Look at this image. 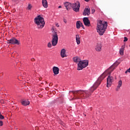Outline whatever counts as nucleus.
<instances>
[{"instance_id":"nucleus-13","label":"nucleus","mask_w":130,"mask_h":130,"mask_svg":"<svg viewBox=\"0 0 130 130\" xmlns=\"http://www.w3.org/2000/svg\"><path fill=\"white\" fill-rule=\"evenodd\" d=\"M81 61V58H80L79 56H75L73 57V61L76 62V63H78V62L79 63Z\"/></svg>"},{"instance_id":"nucleus-16","label":"nucleus","mask_w":130,"mask_h":130,"mask_svg":"<svg viewBox=\"0 0 130 130\" xmlns=\"http://www.w3.org/2000/svg\"><path fill=\"white\" fill-rule=\"evenodd\" d=\"M122 85V81L120 80L118 82V85L117 86V88H116V91H119V89H120V87Z\"/></svg>"},{"instance_id":"nucleus-29","label":"nucleus","mask_w":130,"mask_h":130,"mask_svg":"<svg viewBox=\"0 0 130 130\" xmlns=\"http://www.w3.org/2000/svg\"><path fill=\"white\" fill-rule=\"evenodd\" d=\"M81 27L85 29V27H84V25L83 24V23L81 25Z\"/></svg>"},{"instance_id":"nucleus-12","label":"nucleus","mask_w":130,"mask_h":130,"mask_svg":"<svg viewBox=\"0 0 130 130\" xmlns=\"http://www.w3.org/2000/svg\"><path fill=\"white\" fill-rule=\"evenodd\" d=\"M91 14L90 12V8H85L83 12V16H89Z\"/></svg>"},{"instance_id":"nucleus-17","label":"nucleus","mask_w":130,"mask_h":130,"mask_svg":"<svg viewBox=\"0 0 130 130\" xmlns=\"http://www.w3.org/2000/svg\"><path fill=\"white\" fill-rule=\"evenodd\" d=\"M101 48H102V45L101 44L98 43L95 47V50H96V51H100L101 50Z\"/></svg>"},{"instance_id":"nucleus-10","label":"nucleus","mask_w":130,"mask_h":130,"mask_svg":"<svg viewBox=\"0 0 130 130\" xmlns=\"http://www.w3.org/2000/svg\"><path fill=\"white\" fill-rule=\"evenodd\" d=\"M83 21L85 26H87V27H89V26H90V20H89L88 17L83 18Z\"/></svg>"},{"instance_id":"nucleus-9","label":"nucleus","mask_w":130,"mask_h":130,"mask_svg":"<svg viewBox=\"0 0 130 130\" xmlns=\"http://www.w3.org/2000/svg\"><path fill=\"white\" fill-rule=\"evenodd\" d=\"M114 71V68L113 67H111V66L108 68L107 70L105 71V72L104 73V74L105 75V76H107V75H110L112 72Z\"/></svg>"},{"instance_id":"nucleus-21","label":"nucleus","mask_w":130,"mask_h":130,"mask_svg":"<svg viewBox=\"0 0 130 130\" xmlns=\"http://www.w3.org/2000/svg\"><path fill=\"white\" fill-rule=\"evenodd\" d=\"M82 22H81V21H78L76 22V27L77 29H80V28H81V26H82Z\"/></svg>"},{"instance_id":"nucleus-6","label":"nucleus","mask_w":130,"mask_h":130,"mask_svg":"<svg viewBox=\"0 0 130 130\" xmlns=\"http://www.w3.org/2000/svg\"><path fill=\"white\" fill-rule=\"evenodd\" d=\"M80 2H77L74 4H72L71 8H72L74 12L78 13V12L80 11Z\"/></svg>"},{"instance_id":"nucleus-32","label":"nucleus","mask_w":130,"mask_h":130,"mask_svg":"<svg viewBox=\"0 0 130 130\" xmlns=\"http://www.w3.org/2000/svg\"><path fill=\"white\" fill-rule=\"evenodd\" d=\"M84 1H85V2H90V0H84Z\"/></svg>"},{"instance_id":"nucleus-19","label":"nucleus","mask_w":130,"mask_h":130,"mask_svg":"<svg viewBox=\"0 0 130 130\" xmlns=\"http://www.w3.org/2000/svg\"><path fill=\"white\" fill-rule=\"evenodd\" d=\"M42 5L44 8H47L48 7V4L47 3V0H42Z\"/></svg>"},{"instance_id":"nucleus-4","label":"nucleus","mask_w":130,"mask_h":130,"mask_svg":"<svg viewBox=\"0 0 130 130\" xmlns=\"http://www.w3.org/2000/svg\"><path fill=\"white\" fill-rule=\"evenodd\" d=\"M89 65L88 60H81L78 63L77 71H81Z\"/></svg>"},{"instance_id":"nucleus-31","label":"nucleus","mask_w":130,"mask_h":130,"mask_svg":"<svg viewBox=\"0 0 130 130\" xmlns=\"http://www.w3.org/2000/svg\"><path fill=\"white\" fill-rule=\"evenodd\" d=\"M56 27H59V25H58V24H56Z\"/></svg>"},{"instance_id":"nucleus-35","label":"nucleus","mask_w":130,"mask_h":130,"mask_svg":"<svg viewBox=\"0 0 130 130\" xmlns=\"http://www.w3.org/2000/svg\"><path fill=\"white\" fill-rule=\"evenodd\" d=\"M0 114H1V112H0Z\"/></svg>"},{"instance_id":"nucleus-33","label":"nucleus","mask_w":130,"mask_h":130,"mask_svg":"<svg viewBox=\"0 0 130 130\" xmlns=\"http://www.w3.org/2000/svg\"><path fill=\"white\" fill-rule=\"evenodd\" d=\"M58 9H61V6H59L58 7Z\"/></svg>"},{"instance_id":"nucleus-7","label":"nucleus","mask_w":130,"mask_h":130,"mask_svg":"<svg viewBox=\"0 0 130 130\" xmlns=\"http://www.w3.org/2000/svg\"><path fill=\"white\" fill-rule=\"evenodd\" d=\"M7 43L8 44H12V45H15V44L19 45H20V41L15 38H12L10 40L7 41Z\"/></svg>"},{"instance_id":"nucleus-30","label":"nucleus","mask_w":130,"mask_h":130,"mask_svg":"<svg viewBox=\"0 0 130 130\" xmlns=\"http://www.w3.org/2000/svg\"><path fill=\"white\" fill-rule=\"evenodd\" d=\"M63 22H64V23L67 24V21L66 20V19H64Z\"/></svg>"},{"instance_id":"nucleus-15","label":"nucleus","mask_w":130,"mask_h":130,"mask_svg":"<svg viewBox=\"0 0 130 130\" xmlns=\"http://www.w3.org/2000/svg\"><path fill=\"white\" fill-rule=\"evenodd\" d=\"M66 51L65 49H62L61 50L60 55H61V57H62V58H63V57H67V54H66Z\"/></svg>"},{"instance_id":"nucleus-22","label":"nucleus","mask_w":130,"mask_h":130,"mask_svg":"<svg viewBox=\"0 0 130 130\" xmlns=\"http://www.w3.org/2000/svg\"><path fill=\"white\" fill-rule=\"evenodd\" d=\"M118 64H119V62L116 61L113 65L111 66V68H113V69H114L115 70V68H116Z\"/></svg>"},{"instance_id":"nucleus-24","label":"nucleus","mask_w":130,"mask_h":130,"mask_svg":"<svg viewBox=\"0 0 130 130\" xmlns=\"http://www.w3.org/2000/svg\"><path fill=\"white\" fill-rule=\"evenodd\" d=\"M47 46L49 48H51V46H52L51 43L50 42L48 43Z\"/></svg>"},{"instance_id":"nucleus-1","label":"nucleus","mask_w":130,"mask_h":130,"mask_svg":"<svg viewBox=\"0 0 130 130\" xmlns=\"http://www.w3.org/2000/svg\"><path fill=\"white\" fill-rule=\"evenodd\" d=\"M106 77V75H105L104 73L102 74L100 77H99L98 79L93 84L92 87L90 88L89 92L82 90L72 91V93H73L74 95L75 99H85V98H88V97L90 96V94L92 93L93 91L97 89L98 86L101 84L102 80H104Z\"/></svg>"},{"instance_id":"nucleus-27","label":"nucleus","mask_w":130,"mask_h":130,"mask_svg":"<svg viewBox=\"0 0 130 130\" xmlns=\"http://www.w3.org/2000/svg\"><path fill=\"white\" fill-rule=\"evenodd\" d=\"M124 42H126V41H127V38H126V37H124Z\"/></svg>"},{"instance_id":"nucleus-25","label":"nucleus","mask_w":130,"mask_h":130,"mask_svg":"<svg viewBox=\"0 0 130 130\" xmlns=\"http://www.w3.org/2000/svg\"><path fill=\"white\" fill-rule=\"evenodd\" d=\"M31 8L32 6L30 5H28V6L27 7V10H31Z\"/></svg>"},{"instance_id":"nucleus-23","label":"nucleus","mask_w":130,"mask_h":130,"mask_svg":"<svg viewBox=\"0 0 130 130\" xmlns=\"http://www.w3.org/2000/svg\"><path fill=\"white\" fill-rule=\"evenodd\" d=\"M124 51V46H122L120 49L119 53L121 55H123V52Z\"/></svg>"},{"instance_id":"nucleus-11","label":"nucleus","mask_w":130,"mask_h":130,"mask_svg":"<svg viewBox=\"0 0 130 130\" xmlns=\"http://www.w3.org/2000/svg\"><path fill=\"white\" fill-rule=\"evenodd\" d=\"M72 4L69 2H65L64 3V6L66 8L67 11H70L72 9Z\"/></svg>"},{"instance_id":"nucleus-2","label":"nucleus","mask_w":130,"mask_h":130,"mask_svg":"<svg viewBox=\"0 0 130 130\" xmlns=\"http://www.w3.org/2000/svg\"><path fill=\"white\" fill-rule=\"evenodd\" d=\"M97 32L102 36L105 33L106 29H107V22L100 20L99 22L97 24Z\"/></svg>"},{"instance_id":"nucleus-18","label":"nucleus","mask_w":130,"mask_h":130,"mask_svg":"<svg viewBox=\"0 0 130 130\" xmlns=\"http://www.w3.org/2000/svg\"><path fill=\"white\" fill-rule=\"evenodd\" d=\"M21 104L22 105H23V106H27V105L30 104V102L26 100L22 101L21 102Z\"/></svg>"},{"instance_id":"nucleus-8","label":"nucleus","mask_w":130,"mask_h":130,"mask_svg":"<svg viewBox=\"0 0 130 130\" xmlns=\"http://www.w3.org/2000/svg\"><path fill=\"white\" fill-rule=\"evenodd\" d=\"M113 82H114V78H113V77L110 75H109L107 79V87L108 88H109V87H111Z\"/></svg>"},{"instance_id":"nucleus-20","label":"nucleus","mask_w":130,"mask_h":130,"mask_svg":"<svg viewBox=\"0 0 130 130\" xmlns=\"http://www.w3.org/2000/svg\"><path fill=\"white\" fill-rule=\"evenodd\" d=\"M76 40L77 45H79V44H80V43H81V40H80V35H76Z\"/></svg>"},{"instance_id":"nucleus-34","label":"nucleus","mask_w":130,"mask_h":130,"mask_svg":"<svg viewBox=\"0 0 130 130\" xmlns=\"http://www.w3.org/2000/svg\"><path fill=\"white\" fill-rule=\"evenodd\" d=\"M94 12H95V10H94L93 11L92 10V12L91 13H94Z\"/></svg>"},{"instance_id":"nucleus-3","label":"nucleus","mask_w":130,"mask_h":130,"mask_svg":"<svg viewBox=\"0 0 130 130\" xmlns=\"http://www.w3.org/2000/svg\"><path fill=\"white\" fill-rule=\"evenodd\" d=\"M35 23L37 25V27L38 29L41 30L43 29L44 26H45V21H44V18L40 16V15L37 16L35 19Z\"/></svg>"},{"instance_id":"nucleus-26","label":"nucleus","mask_w":130,"mask_h":130,"mask_svg":"<svg viewBox=\"0 0 130 130\" xmlns=\"http://www.w3.org/2000/svg\"><path fill=\"white\" fill-rule=\"evenodd\" d=\"M5 118V117L2 115V114H0V119H4Z\"/></svg>"},{"instance_id":"nucleus-28","label":"nucleus","mask_w":130,"mask_h":130,"mask_svg":"<svg viewBox=\"0 0 130 130\" xmlns=\"http://www.w3.org/2000/svg\"><path fill=\"white\" fill-rule=\"evenodd\" d=\"M3 121H0V126H3Z\"/></svg>"},{"instance_id":"nucleus-5","label":"nucleus","mask_w":130,"mask_h":130,"mask_svg":"<svg viewBox=\"0 0 130 130\" xmlns=\"http://www.w3.org/2000/svg\"><path fill=\"white\" fill-rule=\"evenodd\" d=\"M57 42H58V36H57V33H56V32H54L52 37V46H56Z\"/></svg>"},{"instance_id":"nucleus-14","label":"nucleus","mask_w":130,"mask_h":130,"mask_svg":"<svg viewBox=\"0 0 130 130\" xmlns=\"http://www.w3.org/2000/svg\"><path fill=\"white\" fill-rule=\"evenodd\" d=\"M53 72L54 75H58L59 73V69L56 67H54L53 68Z\"/></svg>"}]
</instances>
